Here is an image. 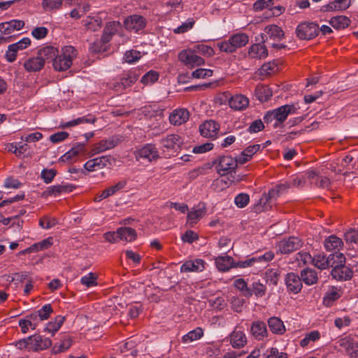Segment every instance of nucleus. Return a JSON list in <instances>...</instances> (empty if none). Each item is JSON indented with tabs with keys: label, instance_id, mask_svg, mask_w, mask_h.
Segmentation results:
<instances>
[{
	"label": "nucleus",
	"instance_id": "c9c22d12",
	"mask_svg": "<svg viewBox=\"0 0 358 358\" xmlns=\"http://www.w3.org/2000/svg\"><path fill=\"white\" fill-rule=\"evenodd\" d=\"M302 281L307 285H313L317 283L318 276L317 272L312 268H305L301 271Z\"/></svg>",
	"mask_w": 358,
	"mask_h": 358
},
{
	"label": "nucleus",
	"instance_id": "e2e57ef3",
	"mask_svg": "<svg viewBox=\"0 0 358 358\" xmlns=\"http://www.w3.org/2000/svg\"><path fill=\"white\" fill-rule=\"evenodd\" d=\"M250 201V196L248 194L240 193L234 199V203L237 207L242 208L245 207Z\"/></svg>",
	"mask_w": 358,
	"mask_h": 358
},
{
	"label": "nucleus",
	"instance_id": "1a4fd4ad",
	"mask_svg": "<svg viewBox=\"0 0 358 358\" xmlns=\"http://www.w3.org/2000/svg\"><path fill=\"white\" fill-rule=\"evenodd\" d=\"M296 34L300 39L309 40L317 35L318 27L313 22L301 23L296 27Z\"/></svg>",
	"mask_w": 358,
	"mask_h": 358
},
{
	"label": "nucleus",
	"instance_id": "6ab92c4d",
	"mask_svg": "<svg viewBox=\"0 0 358 358\" xmlns=\"http://www.w3.org/2000/svg\"><path fill=\"white\" fill-rule=\"evenodd\" d=\"M289 188H291L289 180L284 183L276 185L274 188L270 189L268 192L267 196L262 197L259 200V207H257V210H263L264 208L261 206L262 203H265L269 199L278 196L279 194L283 193L287 191Z\"/></svg>",
	"mask_w": 358,
	"mask_h": 358
},
{
	"label": "nucleus",
	"instance_id": "aec40b11",
	"mask_svg": "<svg viewBox=\"0 0 358 358\" xmlns=\"http://www.w3.org/2000/svg\"><path fill=\"white\" fill-rule=\"evenodd\" d=\"M138 159H144L148 162L157 160L159 157V152L155 145L147 144L138 150L137 153Z\"/></svg>",
	"mask_w": 358,
	"mask_h": 358
},
{
	"label": "nucleus",
	"instance_id": "72a5a7b5",
	"mask_svg": "<svg viewBox=\"0 0 358 358\" xmlns=\"http://www.w3.org/2000/svg\"><path fill=\"white\" fill-rule=\"evenodd\" d=\"M267 322L270 330L275 334L282 335L286 331L283 322L278 317L268 318Z\"/></svg>",
	"mask_w": 358,
	"mask_h": 358
},
{
	"label": "nucleus",
	"instance_id": "cd10ccee",
	"mask_svg": "<svg viewBox=\"0 0 358 358\" xmlns=\"http://www.w3.org/2000/svg\"><path fill=\"white\" fill-rule=\"evenodd\" d=\"M331 275L334 278L338 280H348L352 277V271L349 267L345 266H335L331 271Z\"/></svg>",
	"mask_w": 358,
	"mask_h": 358
},
{
	"label": "nucleus",
	"instance_id": "a19ab883",
	"mask_svg": "<svg viewBox=\"0 0 358 358\" xmlns=\"http://www.w3.org/2000/svg\"><path fill=\"white\" fill-rule=\"evenodd\" d=\"M330 262L329 256L327 257L322 253L315 255L313 257V261H311V264L320 270H324L329 268L330 266Z\"/></svg>",
	"mask_w": 358,
	"mask_h": 358
},
{
	"label": "nucleus",
	"instance_id": "7ed1b4c3",
	"mask_svg": "<svg viewBox=\"0 0 358 358\" xmlns=\"http://www.w3.org/2000/svg\"><path fill=\"white\" fill-rule=\"evenodd\" d=\"M296 107L293 104L284 105L276 109L268 111L264 116V120L268 123L275 120L276 122L281 124L284 122L289 115L296 113ZM277 125V123H275V126L276 127Z\"/></svg>",
	"mask_w": 358,
	"mask_h": 358
},
{
	"label": "nucleus",
	"instance_id": "4be33fe9",
	"mask_svg": "<svg viewBox=\"0 0 358 358\" xmlns=\"http://www.w3.org/2000/svg\"><path fill=\"white\" fill-rule=\"evenodd\" d=\"M117 139L113 137L100 141L93 145L91 150L92 155H97L115 148L117 145Z\"/></svg>",
	"mask_w": 358,
	"mask_h": 358
},
{
	"label": "nucleus",
	"instance_id": "4d7b16f0",
	"mask_svg": "<svg viewBox=\"0 0 358 358\" xmlns=\"http://www.w3.org/2000/svg\"><path fill=\"white\" fill-rule=\"evenodd\" d=\"M279 272L277 269H268L265 273V279L267 283L276 285L279 279Z\"/></svg>",
	"mask_w": 358,
	"mask_h": 358
},
{
	"label": "nucleus",
	"instance_id": "680f3d73",
	"mask_svg": "<svg viewBox=\"0 0 358 358\" xmlns=\"http://www.w3.org/2000/svg\"><path fill=\"white\" fill-rule=\"evenodd\" d=\"M96 119L92 117H81L65 123L64 127H71L83 123H94Z\"/></svg>",
	"mask_w": 358,
	"mask_h": 358
},
{
	"label": "nucleus",
	"instance_id": "c756f323",
	"mask_svg": "<svg viewBox=\"0 0 358 358\" xmlns=\"http://www.w3.org/2000/svg\"><path fill=\"white\" fill-rule=\"evenodd\" d=\"M248 54L250 59H261L267 57L268 50L264 45L255 43L250 47Z\"/></svg>",
	"mask_w": 358,
	"mask_h": 358
},
{
	"label": "nucleus",
	"instance_id": "e433bc0d",
	"mask_svg": "<svg viewBox=\"0 0 358 358\" xmlns=\"http://www.w3.org/2000/svg\"><path fill=\"white\" fill-rule=\"evenodd\" d=\"M343 246V241L335 235L329 236L324 241V248L327 251L339 250Z\"/></svg>",
	"mask_w": 358,
	"mask_h": 358
},
{
	"label": "nucleus",
	"instance_id": "603ef678",
	"mask_svg": "<svg viewBox=\"0 0 358 358\" xmlns=\"http://www.w3.org/2000/svg\"><path fill=\"white\" fill-rule=\"evenodd\" d=\"M159 78V74L157 71L150 70L141 78V82L145 85H150L157 82Z\"/></svg>",
	"mask_w": 358,
	"mask_h": 358
},
{
	"label": "nucleus",
	"instance_id": "79ce46f5",
	"mask_svg": "<svg viewBox=\"0 0 358 358\" xmlns=\"http://www.w3.org/2000/svg\"><path fill=\"white\" fill-rule=\"evenodd\" d=\"M349 17L344 15L335 16L331 18L330 24L336 29H344L350 24Z\"/></svg>",
	"mask_w": 358,
	"mask_h": 358
},
{
	"label": "nucleus",
	"instance_id": "393cba45",
	"mask_svg": "<svg viewBox=\"0 0 358 358\" xmlns=\"http://www.w3.org/2000/svg\"><path fill=\"white\" fill-rule=\"evenodd\" d=\"M352 1V0H334L323 6L322 10L324 12L344 11L351 6Z\"/></svg>",
	"mask_w": 358,
	"mask_h": 358
},
{
	"label": "nucleus",
	"instance_id": "bb28decb",
	"mask_svg": "<svg viewBox=\"0 0 358 358\" xmlns=\"http://www.w3.org/2000/svg\"><path fill=\"white\" fill-rule=\"evenodd\" d=\"M24 26V22L19 20H12L0 23V31L5 35L10 34L15 30H20Z\"/></svg>",
	"mask_w": 358,
	"mask_h": 358
},
{
	"label": "nucleus",
	"instance_id": "c03bdc74",
	"mask_svg": "<svg viewBox=\"0 0 358 358\" xmlns=\"http://www.w3.org/2000/svg\"><path fill=\"white\" fill-rule=\"evenodd\" d=\"M52 238L48 237L38 243H34L25 250V252H35L49 248L52 245Z\"/></svg>",
	"mask_w": 358,
	"mask_h": 358
},
{
	"label": "nucleus",
	"instance_id": "6e6552de",
	"mask_svg": "<svg viewBox=\"0 0 358 358\" xmlns=\"http://www.w3.org/2000/svg\"><path fill=\"white\" fill-rule=\"evenodd\" d=\"M229 339L231 345L234 349L244 348L248 343V338L242 327L237 325L229 334Z\"/></svg>",
	"mask_w": 358,
	"mask_h": 358
},
{
	"label": "nucleus",
	"instance_id": "6e6d98bb",
	"mask_svg": "<svg viewBox=\"0 0 358 358\" xmlns=\"http://www.w3.org/2000/svg\"><path fill=\"white\" fill-rule=\"evenodd\" d=\"M195 24V20L193 18H188L186 22H183L181 25L175 28L173 31L174 34H184L189 30L192 29Z\"/></svg>",
	"mask_w": 358,
	"mask_h": 358
},
{
	"label": "nucleus",
	"instance_id": "de8ad7c7",
	"mask_svg": "<svg viewBox=\"0 0 358 358\" xmlns=\"http://www.w3.org/2000/svg\"><path fill=\"white\" fill-rule=\"evenodd\" d=\"M64 321V317L58 315L55 317L54 321H51L47 324L44 331L54 335L60 329Z\"/></svg>",
	"mask_w": 358,
	"mask_h": 358
},
{
	"label": "nucleus",
	"instance_id": "a18cd8bd",
	"mask_svg": "<svg viewBox=\"0 0 358 358\" xmlns=\"http://www.w3.org/2000/svg\"><path fill=\"white\" fill-rule=\"evenodd\" d=\"M264 31L270 38L273 40H281L284 37V31L280 27L275 24L266 26Z\"/></svg>",
	"mask_w": 358,
	"mask_h": 358
},
{
	"label": "nucleus",
	"instance_id": "9b49d317",
	"mask_svg": "<svg viewBox=\"0 0 358 358\" xmlns=\"http://www.w3.org/2000/svg\"><path fill=\"white\" fill-rule=\"evenodd\" d=\"M274 258V254L273 252H266L262 255L253 257L245 260L238 261L236 264L235 267L238 268H248L255 266L256 264L264 263L266 264L271 261Z\"/></svg>",
	"mask_w": 358,
	"mask_h": 358
},
{
	"label": "nucleus",
	"instance_id": "dca6fc26",
	"mask_svg": "<svg viewBox=\"0 0 358 358\" xmlns=\"http://www.w3.org/2000/svg\"><path fill=\"white\" fill-rule=\"evenodd\" d=\"M285 280L289 292L297 294L301 290L302 280L301 276L296 273L293 272L287 273Z\"/></svg>",
	"mask_w": 358,
	"mask_h": 358
},
{
	"label": "nucleus",
	"instance_id": "c85d7f7f",
	"mask_svg": "<svg viewBox=\"0 0 358 358\" xmlns=\"http://www.w3.org/2000/svg\"><path fill=\"white\" fill-rule=\"evenodd\" d=\"M229 106L236 110H245L249 105V99L243 94H236L229 101Z\"/></svg>",
	"mask_w": 358,
	"mask_h": 358
},
{
	"label": "nucleus",
	"instance_id": "4c0bfd02",
	"mask_svg": "<svg viewBox=\"0 0 358 358\" xmlns=\"http://www.w3.org/2000/svg\"><path fill=\"white\" fill-rule=\"evenodd\" d=\"M119 239L127 242L134 241L137 237L135 229L131 227H120L117 229Z\"/></svg>",
	"mask_w": 358,
	"mask_h": 358
},
{
	"label": "nucleus",
	"instance_id": "37998d69",
	"mask_svg": "<svg viewBox=\"0 0 358 358\" xmlns=\"http://www.w3.org/2000/svg\"><path fill=\"white\" fill-rule=\"evenodd\" d=\"M249 290L251 292V296L255 295L257 298H261L265 296L266 287L259 280H257L252 282Z\"/></svg>",
	"mask_w": 358,
	"mask_h": 358
},
{
	"label": "nucleus",
	"instance_id": "58836bf2",
	"mask_svg": "<svg viewBox=\"0 0 358 358\" xmlns=\"http://www.w3.org/2000/svg\"><path fill=\"white\" fill-rule=\"evenodd\" d=\"M58 50L57 48L52 46H46L38 51L37 55L39 58L42 59L43 63L45 65V62L49 59H53L55 58Z\"/></svg>",
	"mask_w": 358,
	"mask_h": 358
},
{
	"label": "nucleus",
	"instance_id": "49530a36",
	"mask_svg": "<svg viewBox=\"0 0 358 358\" xmlns=\"http://www.w3.org/2000/svg\"><path fill=\"white\" fill-rule=\"evenodd\" d=\"M321 338V334L319 331L314 330L305 334L304 338L301 340L300 345L302 348L308 346L311 343H315L319 341Z\"/></svg>",
	"mask_w": 358,
	"mask_h": 358
},
{
	"label": "nucleus",
	"instance_id": "f8f14e48",
	"mask_svg": "<svg viewBox=\"0 0 358 358\" xmlns=\"http://www.w3.org/2000/svg\"><path fill=\"white\" fill-rule=\"evenodd\" d=\"M124 25L126 29L138 33L145 27L146 20L141 15H132L124 20Z\"/></svg>",
	"mask_w": 358,
	"mask_h": 358
},
{
	"label": "nucleus",
	"instance_id": "a211bd4d",
	"mask_svg": "<svg viewBox=\"0 0 358 358\" xmlns=\"http://www.w3.org/2000/svg\"><path fill=\"white\" fill-rule=\"evenodd\" d=\"M189 118V112L183 108L173 110L169 115V120L173 125H181L185 124Z\"/></svg>",
	"mask_w": 358,
	"mask_h": 358
},
{
	"label": "nucleus",
	"instance_id": "f704fd0d",
	"mask_svg": "<svg viewBox=\"0 0 358 358\" xmlns=\"http://www.w3.org/2000/svg\"><path fill=\"white\" fill-rule=\"evenodd\" d=\"M255 94L259 101L264 102L272 96L273 93L268 86L259 84L255 88Z\"/></svg>",
	"mask_w": 358,
	"mask_h": 358
},
{
	"label": "nucleus",
	"instance_id": "a878e982",
	"mask_svg": "<svg viewBox=\"0 0 358 358\" xmlns=\"http://www.w3.org/2000/svg\"><path fill=\"white\" fill-rule=\"evenodd\" d=\"M206 213V208L204 203H199V205L193 208L187 214V222L193 225L201 219Z\"/></svg>",
	"mask_w": 358,
	"mask_h": 358
},
{
	"label": "nucleus",
	"instance_id": "09e8293b",
	"mask_svg": "<svg viewBox=\"0 0 358 358\" xmlns=\"http://www.w3.org/2000/svg\"><path fill=\"white\" fill-rule=\"evenodd\" d=\"M203 335V329L201 327H197L184 335L182 337V341L185 343H188L201 338Z\"/></svg>",
	"mask_w": 358,
	"mask_h": 358
},
{
	"label": "nucleus",
	"instance_id": "0eeeda50",
	"mask_svg": "<svg viewBox=\"0 0 358 358\" xmlns=\"http://www.w3.org/2000/svg\"><path fill=\"white\" fill-rule=\"evenodd\" d=\"M138 78V75L136 71H129L123 73L118 81L113 83L112 87L117 92H121L135 83Z\"/></svg>",
	"mask_w": 358,
	"mask_h": 358
},
{
	"label": "nucleus",
	"instance_id": "ea45409f",
	"mask_svg": "<svg viewBox=\"0 0 358 358\" xmlns=\"http://www.w3.org/2000/svg\"><path fill=\"white\" fill-rule=\"evenodd\" d=\"M341 297L340 289L336 287H331L326 292L323 298V303L326 306H332L333 303Z\"/></svg>",
	"mask_w": 358,
	"mask_h": 358
},
{
	"label": "nucleus",
	"instance_id": "5fc2aeb1",
	"mask_svg": "<svg viewBox=\"0 0 358 358\" xmlns=\"http://www.w3.org/2000/svg\"><path fill=\"white\" fill-rule=\"evenodd\" d=\"M97 275L90 272L80 278V283L87 287H91L97 285Z\"/></svg>",
	"mask_w": 358,
	"mask_h": 358
},
{
	"label": "nucleus",
	"instance_id": "052dcab7",
	"mask_svg": "<svg viewBox=\"0 0 358 358\" xmlns=\"http://www.w3.org/2000/svg\"><path fill=\"white\" fill-rule=\"evenodd\" d=\"M57 223V220L55 217L49 216H43L39 220V225L45 229H49L55 227Z\"/></svg>",
	"mask_w": 358,
	"mask_h": 358
},
{
	"label": "nucleus",
	"instance_id": "7c9ffc66",
	"mask_svg": "<svg viewBox=\"0 0 358 358\" xmlns=\"http://www.w3.org/2000/svg\"><path fill=\"white\" fill-rule=\"evenodd\" d=\"M120 27L121 24L118 21L108 22L103 29L101 41L105 43L109 42Z\"/></svg>",
	"mask_w": 358,
	"mask_h": 358
},
{
	"label": "nucleus",
	"instance_id": "f03ea898",
	"mask_svg": "<svg viewBox=\"0 0 358 358\" xmlns=\"http://www.w3.org/2000/svg\"><path fill=\"white\" fill-rule=\"evenodd\" d=\"M182 138L178 134H172L162 138L160 141V148L166 157L176 155L183 144Z\"/></svg>",
	"mask_w": 358,
	"mask_h": 358
},
{
	"label": "nucleus",
	"instance_id": "423d86ee",
	"mask_svg": "<svg viewBox=\"0 0 358 358\" xmlns=\"http://www.w3.org/2000/svg\"><path fill=\"white\" fill-rule=\"evenodd\" d=\"M178 59L188 68L193 69L205 64V60L192 49L183 50L178 54Z\"/></svg>",
	"mask_w": 358,
	"mask_h": 358
},
{
	"label": "nucleus",
	"instance_id": "f257e3e1",
	"mask_svg": "<svg viewBox=\"0 0 358 358\" xmlns=\"http://www.w3.org/2000/svg\"><path fill=\"white\" fill-rule=\"evenodd\" d=\"M77 51L71 45L65 46L62 49L61 53L57 54L53 60V67L57 71H64L69 69L73 59L76 57Z\"/></svg>",
	"mask_w": 358,
	"mask_h": 358
},
{
	"label": "nucleus",
	"instance_id": "bf43d9fd",
	"mask_svg": "<svg viewBox=\"0 0 358 358\" xmlns=\"http://www.w3.org/2000/svg\"><path fill=\"white\" fill-rule=\"evenodd\" d=\"M329 259L331 260L330 266L333 268L335 266H342L345 263V257L342 253H334L329 255Z\"/></svg>",
	"mask_w": 358,
	"mask_h": 358
},
{
	"label": "nucleus",
	"instance_id": "5701e85b",
	"mask_svg": "<svg viewBox=\"0 0 358 358\" xmlns=\"http://www.w3.org/2000/svg\"><path fill=\"white\" fill-rule=\"evenodd\" d=\"M206 262L201 259L187 261L180 266L182 273L201 272L205 269Z\"/></svg>",
	"mask_w": 358,
	"mask_h": 358
},
{
	"label": "nucleus",
	"instance_id": "39448f33",
	"mask_svg": "<svg viewBox=\"0 0 358 358\" xmlns=\"http://www.w3.org/2000/svg\"><path fill=\"white\" fill-rule=\"evenodd\" d=\"M217 173L223 176L232 172H235L236 166V161L230 155H222L218 157L214 162Z\"/></svg>",
	"mask_w": 358,
	"mask_h": 358
},
{
	"label": "nucleus",
	"instance_id": "473e14b6",
	"mask_svg": "<svg viewBox=\"0 0 358 358\" xmlns=\"http://www.w3.org/2000/svg\"><path fill=\"white\" fill-rule=\"evenodd\" d=\"M215 262L217 268L222 272L228 271L234 266V259L228 255L217 257L215 259Z\"/></svg>",
	"mask_w": 358,
	"mask_h": 358
},
{
	"label": "nucleus",
	"instance_id": "0e129e2a",
	"mask_svg": "<svg viewBox=\"0 0 358 358\" xmlns=\"http://www.w3.org/2000/svg\"><path fill=\"white\" fill-rule=\"evenodd\" d=\"M273 0H257L253 3L255 11H261L273 5Z\"/></svg>",
	"mask_w": 358,
	"mask_h": 358
},
{
	"label": "nucleus",
	"instance_id": "2f4dec72",
	"mask_svg": "<svg viewBox=\"0 0 358 358\" xmlns=\"http://www.w3.org/2000/svg\"><path fill=\"white\" fill-rule=\"evenodd\" d=\"M23 66L27 72H36L41 71L43 68L44 64L42 59L36 55L25 60Z\"/></svg>",
	"mask_w": 358,
	"mask_h": 358
},
{
	"label": "nucleus",
	"instance_id": "13d9d810",
	"mask_svg": "<svg viewBox=\"0 0 358 358\" xmlns=\"http://www.w3.org/2000/svg\"><path fill=\"white\" fill-rule=\"evenodd\" d=\"M141 57V52L135 50L126 51L124 55V59L129 64L136 62Z\"/></svg>",
	"mask_w": 358,
	"mask_h": 358
},
{
	"label": "nucleus",
	"instance_id": "b1692460",
	"mask_svg": "<svg viewBox=\"0 0 358 358\" xmlns=\"http://www.w3.org/2000/svg\"><path fill=\"white\" fill-rule=\"evenodd\" d=\"M127 180H122L119 182H117L114 185H112L109 187L108 188L104 189L97 195V196L95 199V201H101V200L106 199L110 196L114 195L117 192L120 191L121 189H124L127 185Z\"/></svg>",
	"mask_w": 358,
	"mask_h": 358
},
{
	"label": "nucleus",
	"instance_id": "2eb2a0df",
	"mask_svg": "<svg viewBox=\"0 0 358 358\" xmlns=\"http://www.w3.org/2000/svg\"><path fill=\"white\" fill-rule=\"evenodd\" d=\"M85 152V143H77L60 157V161L69 164L73 163L76 161L78 156L84 155Z\"/></svg>",
	"mask_w": 358,
	"mask_h": 358
},
{
	"label": "nucleus",
	"instance_id": "4468645a",
	"mask_svg": "<svg viewBox=\"0 0 358 358\" xmlns=\"http://www.w3.org/2000/svg\"><path fill=\"white\" fill-rule=\"evenodd\" d=\"M29 350L40 351L48 349L52 345V341L48 338H44L41 335L29 336Z\"/></svg>",
	"mask_w": 358,
	"mask_h": 358
},
{
	"label": "nucleus",
	"instance_id": "864d4df0",
	"mask_svg": "<svg viewBox=\"0 0 358 358\" xmlns=\"http://www.w3.org/2000/svg\"><path fill=\"white\" fill-rule=\"evenodd\" d=\"M295 259L299 266H304L307 264H311L313 257L310 254L306 251H300L295 255Z\"/></svg>",
	"mask_w": 358,
	"mask_h": 358
},
{
	"label": "nucleus",
	"instance_id": "774afa93",
	"mask_svg": "<svg viewBox=\"0 0 358 358\" xmlns=\"http://www.w3.org/2000/svg\"><path fill=\"white\" fill-rule=\"evenodd\" d=\"M287 352H279L276 348H271L266 350V358H288Z\"/></svg>",
	"mask_w": 358,
	"mask_h": 358
},
{
	"label": "nucleus",
	"instance_id": "8fccbe9b",
	"mask_svg": "<svg viewBox=\"0 0 358 358\" xmlns=\"http://www.w3.org/2000/svg\"><path fill=\"white\" fill-rule=\"evenodd\" d=\"M71 345V339L69 336H66L63 340L54 345L52 352L55 354L63 352L68 350Z\"/></svg>",
	"mask_w": 358,
	"mask_h": 358
},
{
	"label": "nucleus",
	"instance_id": "f3484780",
	"mask_svg": "<svg viewBox=\"0 0 358 358\" xmlns=\"http://www.w3.org/2000/svg\"><path fill=\"white\" fill-rule=\"evenodd\" d=\"M104 12H99L96 15L87 16L83 22L86 29L91 31H97L101 29L102 27L103 15H105Z\"/></svg>",
	"mask_w": 358,
	"mask_h": 358
},
{
	"label": "nucleus",
	"instance_id": "3c124183",
	"mask_svg": "<svg viewBox=\"0 0 358 358\" xmlns=\"http://www.w3.org/2000/svg\"><path fill=\"white\" fill-rule=\"evenodd\" d=\"M234 285L243 294V296L247 298L251 297V292L249 290L250 287L248 286V283L243 278H238L235 280Z\"/></svg>",
	"mask_w": 358,
	"mask_h": 358
},
{
	"label": "nucleus",
	"instance_id": "338daca9",
	"mask_svg": "<svg viewBox=\"0 0 358 358\" xmlns=\"http://www.w3.org/2000/svg\"><path fill=\"white\" fill-rule=\"evenodd\" d=\"M97 169H103L106 167L108 164H111V161L113 160L112 157L109 155L101 156L99 157H96L93 159Z\"/></svg>",
	"mask_w": 358,
	"mask_h": 358
},
{
	"label": "nucleus",
	"instance_id": "69168bd1",
	"mask_svg": "<svg viewBox=\"0 0 358 358\" xmlns=\"http://www.w3.org/2000/svg\"><path fill=\"white\" fill-rule=\"evenodd\" d=\"M36 313L41 320L43 321L50 317V314L52 313V308L50 304H45L40 310L36 311Z\"/></svg>",
	"mask_w": 358,
	"mask_h": 358
},
{
	"label": "nucleus",
	"instance_id": "20e7f679",
	"mask_svg": "<svg viewBox=\"0 0 358 358\" xmlns=\"http://www.w3.org/2000/svg\"><path fill=\"white\" fill-rule=\"evenodd\" d=\"M248 41L247 34L238 33L232 35L229 40L219 43L217 45L221 51L231 53L236 49L245 46Z\"/></svg>",
	"mask_w": 358,
	"mask_h": 358
},
{
	"label": "nucleus",
	"instance_id": "412c9836",
	"mask_svg": "<svg viewBox=\"0 0 358 358\" xmlns=\"http://www.w3.org/2000/svg\"><path fill=\"white\" fill-rule=\"evenodd\" d=\"M252 336L258 341H262L268 336L266 324L262 321H255L250 328Z\"/></svg>",
	"mask_w": 358,
	"mask_h": 358
},
{
	"label": "nucleus",
	"instance_id": "ddd939ff",
	"mask_svg": "<svg viewBox=\"0 0 358 358\" xmlns=\"http://www.w3.org/2000/svg\"><path fill=\"white\" fill-rule=\"evenodd\" d=\"M220 124L214 120H208L199 126L200 134L208 138L215 139L217 137Z\"/></svg>",
	"mask_w": 358,
	"mask_h": 358
},
{
	"label": "nucleus",
	"instance_id": "9d476101",
	"mask_svg": "<svg viewBox=\"0 0 358 358\" xmlns=\"http://www.w3.org/2000/svg\"><path fill=\"white\" fill-rule=\"evenodd\" d=\"M302 244V241L299 238L291 236L279 241L277 247L280 253L289 254L299 250Z\"/></svg>",
	"mask_w": 358,
	"mask_h": 358
}]
</instances>
